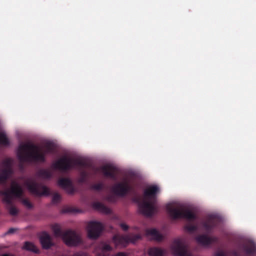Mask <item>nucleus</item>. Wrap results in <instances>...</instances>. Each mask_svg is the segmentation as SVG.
I'll return each instance as SVG.
<instances>
[{"instance_id": "obj_19", "label": "nucleus", "mask_w": 256, "mask_h": 256, "mask_svg": "<svg viewBox=\"0 0 256 256\" xmlns=\"http://www.w3.org/2000/svg\"><path fill=\"white\" fill-rule=\"evenodd\" d=\"M93 207L96 210H97L104 214H109L111 212L110 208L100 202H94L93 204Z\"/></svg>"}, {"instance_id": "obj_26", "label": "nucleus", "mask_w": 256, "mask_h": 256, "mask_svg": "<svg viewBox=\"0 0 256 256\" xmlns=\"http://www.w3.org/2000/svg\"><path fill=\"white\" fill-rule=\"evenodd\" d=\"M184 229L188 232H192L197 230L198 226L196 225L188 224L184 226Z\"/></svg>"}, {"instance_id": "obj_29", "label": "nucleus", "mask_w": 256, "mask_h": 256, "mask_svg": "<svg viewBox=\"0 0 256 256\" xmlns=\"http://www.w3.org/2000/svg\"><path fill=\"white\" fill-rule=\"evenodd\" d=\"M214 256H228V253L226 250L220 248L215 252Z\"/></svg>"}, {"instance_id": "obj_2", "label": "nucleus", "mask_w": 256, "mask_h": 256, "mask_svg": "<svg viewBox=\"0 0 256 256\" xmlns=\"http://www.w3.org/2000/svg\"><path fill=\"white\" fill-rule=\"evenodd\" d=\"M44 148V152H40L39 148L34 144H20L18 147V156L22 162H44L46 154H54L56 146L53 142H48L45 144Z\"/></svg>"}, {"instance_id": "obj_36", "label": "nucleus", "mask_w": 256, "mask_h": 256, "mask_svg": "<svg viewBox=\"0 0 256 256\" xmlns=\"http://www.w3.org/2000/svg\"><path fill=\"white\" fill-rule=\"evenodd\" d=\"M75 209L73 208H68V210H66V212H75Z\"/></svg>"}, {"instance_id": "obj_17", "label": "nucleus", "mask_w": 256, "mask_h": 256, "mask_svg": "<svg viewBox=\"0 0 256 256\" xmlns=\"http://www.w3.org/2000/svg\"><path fill=\"white\" fill-rule=\"evenodd\" d=\"M146 234L148 236H152V240H162V235L156 228L147 229Z\"/></svg>"}, {"instance_id": "obj_24", "label": "nucleus", "mask_w": 256, "mask_h": 256, "mask_svg": "<svg viewBox=\"0 0 256 256\" xmlns=\"http://www.w3.org/2000/svg\"><path fill=\"white\" fill-rule=\"evenodd\" d=\"M22 195H24V194ZM15 198L19 199L22 202V204L28 208L30 209L33 207L32 204L28 200V199L24 198L23 196H22L20 198Z\"/></svg>"}, {"instance_id": "obj_34", "label": "nucleus", "mask_w": 256, "mask_h": 256, "mask_svg": "<svg viewBox=\"0 0 256 256\" xmlns=\"http://www.w3.org/2000/svg\"><path fill=\"white\" fill-rule=\"evenodd\" d=\"M120 226L121 228L124 231H126L128 229V226L125 224L122 223Z\"/></svg>"}, {"instance_id": "obj_12", "label": "nucleus", "mask_w": 256, "mask_h": 256, "mask_svg": "<svg viewBox=\"0 0 256 256\" xmlns=\"http://www.w3.org/2000/svg\"><path fill=\"white\" fill-rule=\"evenodd\" d=\"M103 226L100 222H90L88 225V235L90 238H96L100 234Z\"/></svg>"}, {"instance_id": "obj_8", "label": "nucleus", "mask_w": 256, "mask_h": 256, "mask_svg": "<svg viewBox=\"0 0 256 256\" xmlns=\"http://www.w3.org/2000/svg\"><path fill=\"white\" fill-rule=\"evenodd\" d=\"M2 169L0 172V184H4L10 176L13 174L12 160L7 158L2 162Z\"/></svg>"}, {"instance_id": "obj_3", "label": "nucleus", "mask_w": 256, "mask_h": 256, "mask_svg": "<svg viewBox=\"0 0 256 256\" xmlns=\"http://www.w3.org/2000/svg\"><path fill=\"white\" fill-rule=\"evenodd\" d=\"M158 190V186H151L144 190V195L146 200L140 202L139 199H137L140 212L143 215L150 217L158 212L156 194Z\"/></svg>"}, {"instance_id": "obj_15", "label": "nucleus", "mask_w": 256, "mask_h": 256, "mask_svg": "<svg viewBox=\"0 0 256 256\" xmlns=\"http://www.w3.org/2000/svg\"><path fill=\"white\" fill-rule=\"evenodd\" d=\"M100 169L105 176L109 177L112 179H116V168L112 165H105L101 166Z\"/></svg>"}, {"instance_id": "obj_13", "label": "nucleus", "mask_w": 256, "mask_h": 256, "mask_svg": "<svg viewBox=\"0 0 256 256\" xmlns=\"http://www.w3.org/2000/svg\"><path fill=\"white\" fill-rule=\"evenodd\" d=\"M131 188L128 182H119L112 188V192L120 196H125L130 190Z\"/></svg>"}, {"instance_id": "obj_18", "label": "nucleus", "mask_w": 256, "mask_h": 256, "mask_svg": "<svg viewBox=\"0 0 256 256\" xmlns=\"http://www.w3.org/2000/svg\"><path fill=\"white\" fill-rule=\"evenodd\" d=\"M150 256H166V252L165 250L158 248H151L148 252Z\"/></svg>"}, {"instance_id": "obj_1", "label": "nucleus", "mask_w": 256, "mask_h": 256, "mask_svg": "<svg viewBox=\"0 0 256 256\" xmlns=\"http://www.w3.org/2000/svg\"><path fill=\"white\" fill-rule=\"evenodd\" d=\"M65 244L68 247H80L82 248L88 249L91 246L94 248L93 252L95 256H128L124 252H120L114 254V248H123L126 247L130 241H112L113 244H108L104 241L99 242H93L92 241H64ZM134 242V241H131Z\"/></svg>"}, {"instance_id": "obj_32", "label": "nucleus", "mask_w": 256, "mask_h": 256, "mask_svg": "<svg viewBox=\"0 0 256 256\" xmlns=\"http://www.w3.org/2000/svg\"><path fill=\"white\" fill-rule=\"evenodd\" d=\"M196 240H213L211 239L208 235L204 234L200 236V238H197Z\"/></svg>"}, {"instance_id": "obj_22", "label": "nucleus", "mask_w": 256, "mask_h": 256, "mask_svg": "<svg viewBox=\"0 0 256 256\" xmlns=\"http://www.w3.org/2000/svg\"><path fill=\"white\" fill-rule=\"evenodd\" d=\"M38 175L42 178H50L52 176L50 172L48 170L42 169L38 171Z\"/></svg>"}, {"instance_id": "obj_33", "label": "nucleus", "mask_w": 256, "mask_h": 256, "mask_svg": "<svg viewBox=\"0 0 256 256\" xmlns=\"http://www.w3.org/2000/svg\"><path fill=\"white\" fill-rule=\"evenodd\" d=\"M106 200L110 202H114L116 201V198L112 195L108 196L106 197Z\"/></svg>"}, {"instance_id": "obj_31", "label": "nucleus", "mask_w": 256, "mask_h": 256, "mask_svg": "<svg viewBox=\"0 0 256 256\" xmlns=\"http://www.w3.org/2000/svg\"><path fill=\"white\" fill-rule=\"evenodd\" d=\"M60 196L58 194L56 193L55 194H54V195L52 196V199L53 202L57 203L60 202Z\"/></svg>"}, {"instance_id": "obj_25", "label": "nucleus", "mask_w": 256, "mask_h": 256, "mask_svg": "<svg viewBox=\"0 0 256 256\" xmlns=\"http://www.w3.org/2000/svg\"><path fill=\"white\" fill-rule=\"evenodd\" d=\"M39 240H52L50 234L45 231L40 232L38 234Z\"/></svg>"}, {"instance_id": "obj_9", "label": "nucleus", "mask_w": 256, "mask_h": 256, "mask_svg": "<svg viewBox=\"0 0 256 256\" xmlns=\"http://www.w3.org/2000/svg\"><path fill=\"white\" fill-rule=\"evenodd\" d=\"M26 185L28 190L36 196H42L50 194V190L45 186L35 182H28L26 183Z\"/></svg>"}, {"instance_id": "obj_38", "label": "nucleus", "mask_w": 256, "mask_h": 256, "mask_svg": "<svg viewBox=\"0 0 256 256\" xmlns=\"http://www.w3.org/2000/svg\"><path fill=\"white\" fill-rule=\"evenodd\" d=\"M118 240L117 238H116V236H114L112 238V240Z\"/></svg>"}, {"instance_id": "obj_7", "label": "nucleus", "mask_w": 256, "mask_h": 256, "mask_svg": "<svg viewBox=\"0 0 256 256\" xmlns=\"http://www.w3.org/2000/svg\"><path fill=\"white\" fill-rule=\"evenodd\" d=\"M50 228L56 238H61L62 240H81L79 234L75 230L69 229L63 231L58 224H51Z\"/></svg>"}, {"instance_id": "obj_5", "label": "nucleus", "mask_w": 256, "mask_h": 256, "mask_svg": "<svg viewBox=\"0 0 256 256\" xmlns=\"http://www.w3.org/2000/svg\"><path fill=\"white\" fill-rule=\"evenodd\" d=\"M86 162L81 160L72 159L66 156H63L52 164V167L55 170L67 171L74 168L76 166L86 167Z\"/></svg>"}, {"instance_id": "obj_28", "label": "nucleus", "mask_w": 256, "mask_h": 256, "mask_svg": "<svg viewBox=\"0 0 256 256\" xmlns=\"http://www.w3.org/2000/svg\"><path fill=\"white\" fill-rule=\"evenodd\" d=\"M88 176L87 172L85 171H82L80 173V176L78 178V182L79 183H84L85 182Z\"/></svg>"}, {"instance_id": "obj_14", "label": "nucleus", "mask_w": 256, "mask_h": 256, "mask_svg": "<svg viewBox=\"0 0 256 256\" xmlns=\"http://www.w3.org/2000/svg\"><path fill=\"white\" fill-rule=\"evenodd\" d=\"M58 184L68 194H73L76 191L72 182L68 178H61L59 179Z\"/></svg>"}, {"instance_id": "obj_20", "label": "nucleus", "mask_w": 256, "mask_h": 256, "mask_svg": "<svg viewBox=\"0 0 256 256\" xmlns=\"http://www.w3.org/2000/svg\"><path fill=\"white\" fill-rule=\"evenodd\" d=\"M23 248L27 250L33 252L36 254L39 253V250L34 244L29 241H26Z\"/></svg>"}, {"instance_id": "obj_16", "label": "nucleus", "mask_w": 256, "mask_h": 256, "mask_svg": "<svg viewBox=\"0 0 256 256\" xmlns=\"http://www.w3.org/2000/svg\"><path fill=\"white\" fill-rule=\"evenodd\" d=\"M243 250L247 255L254 256L256 254V246L253 241H246Z\"/></svg>"}, {"instance_id": "obj_37", "label": "nucleus", "mask_w": 256, "mask_h": 256, "mask_svg": "<svg viewBox=\"0 0 256 256\" xmlns=\"http://www.w3.org/2000/svg\"><path fill=\"white\" fill-rule=\"evenodd\" d=\"M241 240H252L250 238H242Z\"/></svg>"}, {"instance_id": "obj_27", "label": "nucleus", "mask_w": 256, "mask_h": 256, "mask_svg": "<svg viewBox=\"0 0 256 256\" xmlns=\"http://www.w3.org/2000/svg\"><path fill=\"white\" fill-rule=\"evenodd\" d=\"M41 245L44 249H49L54 245L53 241H40Z\"/></svg>"}, {"instance_id": "obj_23", "label": "nucleus", "mask_w": 256, "mask_h": 256, "mask_svg": "<svg viewBox=\"0 0 256 256\" xmlns=\"http://www.w3.org/2000/svg\"><path fill=\"white\" fill-rule=\"evenodd\" d=\"M10 144V142L4 132H0V144L7 146Z\"/></svg>"}, {"instance_id": "obj_4", "label": "nucleus", "mask_w": 256, "mask_h": 256, "mask_svg": "<svg viewBox=\"0 0 256 256\" xmlns=\"http://www.w3.org/2000/svg\"><path fill=\"white\" fill-rule=\"evenodd\" d=\"M23 194V190L20 184L12 182L10 188L6 190H0V195L4 196L2 202L6 204V208L12 216L18 214V209L13 205L14 198H20Z\"/></svg>"}, {"instance_id": "obj_35", "label": "nucleus", "mask_w": 256, "mask_h": 256, "mask_svg": "<svg viewBox=\"0 0 256 256\" xmlns=\"http://www.w3.org/2000/svg\"><path fill=\"white\" fill-rule=\"evenodd\" d=\"M15 231V230L13 228H10L6 232L7 234H10L13 233Z\"/></svg>"}, {"instance_id": "obj_30", "label": "nucleus", "mask_w": 256, "mask_h": 256, "mask_svg": "<svg viewBox=\"0 0 256 256\" xmlns=\"http://www.w3.org/2000/svg\"><path fill=\"white\" fill-rule=\"evenodd\" d=\"M104 188V185L102 183H98L96 184H94L92 186V188L94 190H102Z\"/></svg>"}, {"instance_id": "obj_6", "label": "nucleus", "mask_w": 256, "mask_h": 256, "mask_svg": "<svg viewBox=\"0 0 256 256\" xmlns=\"http://www.w3.org/2000/svg\"><path fill=\"white\" fill-rule=\"evenodd\" d=\"M166 209L170 216L174 220L184 218L192 220L196 218V215L193 212L184 209L182 206H174L171 204H168Z\"/></svg>"}, {"instance_id": "obj_11", "label": "nucleus", "mask_w": 256, "mask_h": 256, "mask_svg": "<svg viewBox=\"0 0 256 256\" xmlns=\"http://www.w3.org/2000/svg\"><path fill=\"white\" fill-rule=\"evenodd\" d=\"M220 218L218 216L211 214L202 222L203 229L206 234H210L220 222Z\"/></svg>"}, {"instance_id": "obj_39", "label": "nucleus", "mask_w": 256, "mask_h": 256, "mask_svg": "<svg viewBox=\"0 0 256 256\" xmlns=\"http://www.w3.org/2000/svg\"><path fill=\"white\" fill-rule=\"evenodd\" d=\"M128 240H130V239H128Z\"/></svg>"}, {"instance_id": "obj_21", "label": "nucleus", "mask_w": 256, "mask_h": 256, "mask_svg": "<svg viewBox=\"0 0 256 256\" xmlns=\"http://www.w3.org/2000/svg\"><path fill=\"white\" fill-rule=\"evenodd\" d=\"M198 250L202 248H208L212 246L213 241H197Z\"/></svg>"}, {"instance_id": "obj_10", "label": "nucleus", "mask_w": 256, "mask_h": 256, "mask_svg": "<svg viewBox=\"0 0 256 256\" xmlns=\"http://www.w3.org/2000/svg\"><path fill=\"white\" fill-rule=\"evenodd\" d=\"M171 250L176 256H192L188 248L183 241H174Z\"/></svg>"}]
</instances>
